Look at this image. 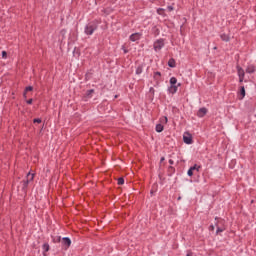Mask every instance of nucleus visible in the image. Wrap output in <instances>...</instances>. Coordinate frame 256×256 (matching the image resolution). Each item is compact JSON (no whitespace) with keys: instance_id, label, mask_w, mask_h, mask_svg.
I'll return each mask as SVG.
<instances>
[{"instance_id":"obj_1","label":"nucleus","mask_w":256,"mask_h":256,"mask_svg":"<svg viewBox=\"0 0 256 256\" xmlns=\"http://www.w3.org/2000/svg\"><path fill=\"white\" fill-rule=\"evenodd\" d=\"M97 29H99V22L97 20H93L85 26L84 33L85 35H93Z\"/></svg>"},{"instance_id":"obj_2","label":"nucleus","mask_w":256,"mask_h":256,"mask_svg":"<svg viewBox=\"0 0 256 256\" xmlns=\"http://www.w3.org/2000/svg\"><path fill=\"white\" fill-rule=\"evenodd\" d=\"M35 179V174L28 173L27 179L22 181V190L27 191V187H29V182Z\"/></svg>"},{"instance_id":"obj_3","label":"nucleus","mask_w":256,"mask_h":256,"mask_svg":"<svg viewBox=\"0 0 256 256\" xmlns=\"http://www.w3.org/2000/svg\"><path fill=\"white\" fill-rule=\"evenodd\" d=\"M154 51H161L162 48L165 47V39L160 38L154 42Z\"/></svg>"},{"instance_id":"obj_4","label":"nucleus","mask_w":256,"mask_h":256,"mask_svg":"<svg viewBox=\"0 0 256 256\" xmlns=\"http://www.w3.org/2000/svg\"><path fill=\"white\" fill-rule=\"evenodd\" d=\"M201 170V166L194 164L192 167L189 168V170L187 171V175L188 177H193L195 171L197 173H199V171Z\"/></svg>"},{"instance_id":"obj_5","label":"nucleus","mask_w":256,"mask_h":256,"mask_svg":"<svg viewBox=\"0 0 256 256\" xmlns=\"http://www.w3.org/2000/svg\"><path fill=\"white\" fill-rule=\"evenodd\" d=\"M183 141L186 145H192L193 144V136L189 132H185L183 135Z\"/></svg>"},{"instance_id":"obj_6","label":"nucleus","mask_w":256,"mask_h":256,"mask_svg":"<svg viewBox=\"0 0 256 256\" xmlns=\"http://www.w3.org/2000/svg\"><path fill=\"white\" fill-rule=\"evenodd\" d=\"M61 243H62L63 249H65V251H67V249H68L69 247H71V238H69V237H64V238H62Z\"/></svg>"},{"instance_id":"obj_7","label":"nucleus","mask_w":256,"mask_h":256,"mask_svg":"<svg viewBox=\"0 0 256 256\" xmlns=\"http://www.w3.org/2000/svg\"><path fill=\"white\" fill-rule=\"evenodd\" d=\"M224 221L221 220V221H218L215 225L217 227V230H216V235H219V233H223V231H225V226H220V225H223Z\"/></svg>"},{"instance_id":"obj_8","label":"nucleus","mask_w":256,"mask_h":256,"mask_svg":"<svg viewBox=\"0 0 256 256\" xmlns=\"http://www.w3.org/2000/svg\"><path fill=\"white\" fill-rule=\"evenodd\" d=\"M141 39V34L139 33H134L130 35V41H139Z\"/></svg>"},{"instance_id":"obj_9","label":"nucleus","mask_w":256,"mask_h":256,"mask_svg":"<svg viewBox=\"0 0 256 256\" xmlns=\"http://www.w3.org/2000/svg\"><path fill=\"white\" fill-rule=\"evenodd\" d=\"M197 115L199 117H205L207 115V108L203 107V108H200L197 112Z\"/></svg>"},{"instance_id":"obj_10","label":"nucleus","mask_w":256,"mask_h":256,"mask_svg":"<svg viewBox=\"0 0 256 256\" xmlns=\"http://www.w3.org/2000/svg\"><path fill=\"white\" fill-rule=\"evenodd\" d=\"M42 249H43V255L44 256H47L46 253H48V251L51 249V247L49 246V243H44L42 245Z\"/></svg>"},{"instance_id":"obj_11","label":"nucleus","mask_w":256,"mask_h":256,"mask_svg":"<svg viewBox=\"0 0 256 256\" xmlns=\"http://www.w3.org/2000/svg\"><path fill=\"white\" fill-rule=\"evenodd\" d=\"M93 93H95V89L87 90L84 97H86V99H91V97H93Z\"/></svg>"},{"instance_id":"obj_12","label":"nucleus","mask_w":256,"mask_h":256,"mask_svg":"<svg viewBox=\"0 0 256 256\" xmlns=\"http://www.w3.org/2000/svg\"><path fill=\"white\" fill-rule=\"evenodd\" d=\"M220 38L222 39V41H225L226 43H229V41L231 40V37H229V34H221Z\"/></svg>"},{"instance_id":"obj_13","label":"nucleus","mask_w":256,"mask_h":256,"mask_svg":"<svg viewBox=\"0 0 256 256\" xmlns=\"http://www.w3.org/2000/svg\"><path fill=\"white\" fill-rule=\"evenodd\" d=\"M256 69L253 65H249L247 68H246V73H249L250 75L252 73H255Z\"/></svg>"},{"instance_id":"obj_14","label":"nucleus","mask_w":256,"mask_h":256,"mask_svg":"<svg viewBox=\"0 0 256 256\" xmlns=\"http://www.w3.org/2000/svg\"><path fill=\"white\" fill-rule=\"evenodd\" d=\"M168 91L169 93H172V95L177 93V85H170V87L168 88Z\"/></svg>"},{"instance_id":"obj_15","label":"nucleus","mask_w":256,"mask_h":256,"mask_svg":"<svg viewBox=\"0 0 256 256\" xmlns=\"http://www.w3.org/2000/svg\"><path fill=\"white\" fill-rule=\"evenodd\" d=\"M168 67H171L172 69L176 67L175 59H173V58L169 59Z\"/></svg>"},{"instance_id":"obj_16","label":"nucleus","mask_w":256,"mask_h":256,"mask_svg":"<svg viewBox=\"0 0 256 256\" xmlns=\"http://www.w3.org/2000/svg\"><path fill=\"white\" fill-rule=\"evenodd\" d=\"M52 241L53 243H61L63 239L61 238V236H52Z\"/></svg>"},{"instance_id":"obj_17","label":"nucleus","mask_w":256,"mask_h":256,"mask_svg":"<svg viewBox=\"0 0 256 256\" xmlns=\"http://www.w3.org/2000/svg\"><path fill=\"white\" fill-rule=\"evenodd\" d=\"M152 33L154 34V37H157L159 33H161V31L159 30V28H157V26H154L152 28Z\"/></svg>"},{"instance_id":"obj_18","label":"nucleus","mask_w":256,"mask_h":256,"mask_svg":"<svg viewBox=\"0 0 256 256\" xmlns=\"http://www.w3.org/2000/svg\"><path fill=\"white\" fill-rule=\"evenodd\" d=\"M173 174H175V167L169 166L168 167V177H171Z\"/></svg>"},{"instance_id":"obj_19","label":"nucleus","mask_w":256,"mask_h":256,"mask_svg":"<svg viewBox=\"0 0 256 256\" xmlns=\"http://www.w3.org/2000/svg\"><path fill=\"white\" fill-rule=\"evenodd\" d=\"M238 69V77H245V70L241 67H237Z\"/></svg>"},{"instance_id":"obj_20","label":"nucleus","mask_w":256,"mask_h":256,"mask_svg":"<svg viewBox=\"0 0 256 256\" xmlns=\"http://www.w3.org/2000/svg\"><path fill=\"white\" fill-rule=\"evenodd\" d=\"M245 86H241L240 87V95H241V98L240 99H244L245 98Z\"/></svg>"},{"instance_id":"obj_21","label":"nucleus","mask_w":256,"mask_h":256,"mask_svg":"<svg viewBox=\"0 0 256 256\" xmlns=\"http://www.w3.org/2000/svg\"><path fill=\"white\" fill-rule=\"evenodd\" d=\"M163 129H164V127L162 126V124H157L156 125V132L157 133H163Z\"/></svg>"},{"instance_id":"obj_22","label":"nucleus","mask_w":256,"mask_h":256,"mask_svg":"<svg viewBox=\"0 0 256 256\" xmlns=\"http://www.w3.org/2000/svg\"><path fill=\"white\" fill-rule=\"evenodd\" d=\"M143 73V65H139L136 69V75H141Z\"/></svg>"},{"instance_id":"obj_23","label":"nucleus","mask_w":256,"mask_h":256,"mask_svg":"<svg viewBox=\"0 0 256 256\" xmlns=\"http://www.w3.org/2000/svg\"><path fill=\"white\" fill-rule=\"evenodd\" d=\"M157 13H158V15H162V17H165V9H163V8H158V9H157Z\"/></svg>"},{"instance_id":"obj_24","label":"nucleus","mask_w":256,"mask_h":256,"mask_svg":"<svg viewBox=\"0 0 256 256\" xmlns=\"http://www.w3.org/2000/svg\"><path fill=\"white\" fill-rule=\"evenodd\" d=\"M170 85H177V78L175 77L170 78Z\"/></svg>"},{"instance_id":"obj_25","label":"nucleus","mask_w":256,"mask_h":256,"mask_svg":"<svg viewBox=\"0 0 256 256\" xmlns=\"http://www.w3.org/2000/svg\"><path fill=\"white\" fill-rule=\"evenodd\" d=\"M118 185H125V179L123 177L118 178Z\"/></svg>"},{"instance_id":"obj_26","label":"nucleus","mask_w":256,"mask_h":256,"mask_svg":"<svg viewBox=\"0 0 256 256\" xmlns=\"http://www.w3.org/2000/svg\"><path fill=\"white\" fill-rule=\"evenodd\" d=\"M159 77H161V72H155L154 79H156V81H159Z\"/></svg>"},{"instance_id":"obj_27","label":"nucleus","mask_w":256,"mask_h":256,"mask_svg":"<svg viewBox=\"0 0 256 256\" xmlns=\"http://www.w3.org/2000/svg\"><path fill=\"white\" fill-rule=\"evenodd\" d=\"M24 91L25 93H29V91H33V86H27Z\"/></svg>"},{"instance_id":"obj_28","label":"nucleus","mask_w":256,"mask_h":256,"mask_svg":"<svg viewBox=\"0 0 256 256\" xmlns=\"http://www.w3.org/2000/svg\"><path fill=\"white\" fill-rule=\"evenodd\" d=\"M65 33H67V30L65 29L60 31V35L62 36V39H65Z\"/></svg>"},{"instance_id":"obj_29","label":"nucleus","mask_w":256,"mask_h":256,"mask_svg":"<svg viewBox=\"0 0 256 256\" xmlns=\"http://www.w3.org/2000/svg\"><path fill=\"white\" fill-rule=\"evenodd\" d=\"M168 119L167 116L161 118V123H167Z\"/></svg>"},{"instance_id":"obj_30","label":"nucleus","mask_w":256,"mask_h":256,"mask_svg":"<svg viewBox=\"0 0 256 256\" xmlns=\"http://www.w3.org/2000/svg\"><path fill=\"white\" fill-rule=\"evenodd\" d=\"M33 123H42V120H41V118H35L33 120Z\"/></svg>"},{"instance_id":"obj_31","label":"nucleus","mask_w":256,"mask_h":256,"mask_svg":"<svg viewBox=\"0 0 256 256\" xmlns=\"http://www.w3.org/2000/svg\"><path fill=\"white\" fill-rule=\"evenodd\" d=\"M2 58L7 59V51H2Z\"/></svg>"},{"instance_id":"obj_32","label":"nucleus","mask_w":256,"mask_h":256,"mask_svg":"<svg viewBox=\"0 0 256 256\" xmlns=\"http://www.w3.org/2000/svg\"><path fill=\"white\" fill-rule=\"evenodd\" d=\"M26 103H27V105H33V99L31 98V99L27 100Z\"/></svg>"},{"instance_id":"obj_33","label":"nucleus","mask_w":256,"mask_h":256,"mask_svg":"<svg viewBox=\"0 0 256 256\" xmlns=\"http://www.w3.org/2000/svg\"><path fill=\"white\" fill-rule=\"evenodd\" d=\"M245 79V76H239L240 83H243V80Z\"/></svg>"},{"instance_id":"obj_34","label":"nucleus","mask_w":256,"mask_h":256,"mask_svg":"<svg viewBox=\"0 0 256 256\" xmlns=\"http://www.w3.org/2000/svg\"><path fill=\"white\" fill-rule=\"evenodd\" d=\"M209 231H215V226L210 225V226H209Z\"/></svg>"},{"instance_id":"obj_35","label":"nucleus","mask_w":256,"mask_h":256,"mask_svg":"<svg viewBox=\"0 0 256 256\" xmlns=\"http://www.w3.org/2000/svg\"><path fill=\"white\" fill-rule=\"evenodd\" d=\"M167 9H168L169 12L174 10L173 6H168Z\"/></svg>"},{"instance_id":"obj_36","label":"nucleus","mask_w":256,"mask_h":256,"mask_svg":"<svg viewBox=\"0 0 256 256\" xmlns=\"http://www.w3.org/2000/svg\"><path fill=\"white\" fill-rule=\"evenodd\" d=\"M23 97H24V99H27V92H25V90L23 92Z\"/></svg>"},{"instance_id":"obj_37","label":"nucleus","mask_w":256,"mask_h":256,"mask_svg":"<svg viewBox=\"0 0 256 256\" xmlns=\"http://www.w3.org/2000/svg\"><path fill=\"white\" fill-rule=\"evenodd\" d=\"M150 92H151L152 94H154V93H155V89H154L153 87H151V88H150Z\"/></svg>"},{"instance_id":"obj_38","label":"nucleus","mask_w":256,"mask_h":256,"mask_svg":"<svg viewBox=\"0 0 256 256\" xmlns=\"http://www.w3.org/2000/svg\"><path fill=\"white\" fill-rule=\"evenodd\" d=\"M169 163H170V165H174V161H173V159H170L169 161H168Z\"/></svg>"},{"instance_id":"obj_39","label":"nucleus","mask_w":256,"mask_h":256,"mask_svg":"<svg viewBox=\"0 0 256 256\" xmlns=\"http://www.w3.org/2000/svg\"><path fill=\"white\" fill-rule=\"evenodd\" d=\"M186 256H193V252H188Z\"/></svg>"},{"instance_id":"obj_40","label":"nucleus","mask_w":256,"mask_h":256,"mask_svg":"<svg viewBox=\"0 0 256 256\" xmlns=\"http://www.w3.org/2000/svg\"><path fill=\"white\" fill-rule=\"evenodd\" d=\"M163 161H165V157H162V158L160 159V163H163Z\"/></svg>"},{"instance_id":"obj_41","label":"nucleus","mask_w":256,"mask_h":256,"mask_svg":"<svg viewBox=\"0 0 256 256\" xmlns=\"http://www.w3.org/2000/svg\"><path fill=\"white\" fill-rule=\"evenodd\" d=\"M124 53H129V50H127V49H124Z\"/></svg>"},{"instance_id":"obj_42","label":"nucleus","mask_w":256,"mask_h":256,"mask_svg":"<svg viewBox=\"0 0 256 256\" xmlns=\"http://www.w3.org/2000/svg\"><path fill=\"white\" fill-rule=\"evenodd\" d=\"M178 201H181V196L178 197Z\"/></svg>"}]
</instances>
